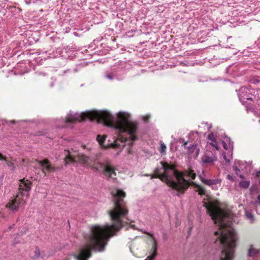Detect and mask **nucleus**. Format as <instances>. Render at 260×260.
Listing matches in <instances>:
<instances>
[{
    "label": "nucleus",
    "mask_w": 260,
    "mask_h": 260,
    "mask_svg": "<svg viewBox=\"0 0 260 260\" xmlns=\"http://www.w3.org/2000/svg\"><path fill=\"white\" fill-rule=\"evenodd\" d=\"M112 194L114 207L108 213L113 224L92 226L87 240V245L80 250L78 255H74V257L77 260H87L91 256L92 250L104 251L109 239L115 235L116 233L127 223L122 220L127 219V215L129 212L126 202L124 200L126 196L125 192L118 189L115 191H112Z\"/></svg>",
    "instance_id": "obj_1"
},
{
    "label": "nucleus",
    "mask_w": 260,
    "mask_h": 260,
    "mask_svg": "<svg viewBox=\"0 0 260 260\" xmlns=\"http://www.w3.org/2000/svg\"><path fill=\"white\" fill-rule=\"evenodd\" d=\"M204 206L214 223L218 224L219 227V230L214 232V235L217 236L215 243L219 242L223 246L220 259L233 260L238 237L234 230L230 227L231 222L228 213L214 202L204 203Z\"/></svg>",
    "instance_id": "obj_2"
},
{
    "label": "nucleus",
    "mask_w": 260,
    "mask_h": 260,
    "mask_svg": "<svg viewBox=\"0 0 260 260\" xmlns=\"http://www.w3.org/2000/svg\"><path fill=\"white\" fill-rule=\"evenodd\" d=\"M130 115L125 112H119L117 119L113 121V116L106 111H89L82 113L81 115V120L89 119L91 121L96 120L98 122H103L106 126L114 127L120 133L127 132L130 135V142L128 144L132 147L133 142L137 140L135 135L138 129V123L130 119Z\"/></svg>",
    "instance_id": "obj_3"
},
{
    "label": "nucleus",
    "mask_w": 260,
    "mask_h": 260,
    "mask_svg": "<svg viewBox=\"0 0 260 260\" xmlns=\"http://www.w3.org/2000/svg\"><path fill=\"white\" fill-rule=\"evenodd\" d=\"M160 164L164 171L160 175L153 173L151 175L146 174V176H150L151 179L159 178L165 182L166 184L172 189L177 191L176 196L183 194L189 187V183L185 180V177H189L191 180L196 178V174L191 168L179 172L176 169L175 165L169 164L167 162L161 161Z\"/></svg>",
    "instance_id": "obj_4"
},
{
    "label": "nucleus",
    "mask_w": 260,
    "mask_h": 260,
    "mask_svg": "<svg viewBox=\"0 0 260 260\" xmlns=\"http://www.w3.org/2000/svg\"><path fill=\"white\" fill-rule=\"evenodd\" d=\"M19 182L17 193L6 205L7 208H9L13 211H17L21 204H25L24 198L25 196L26 198L28 197L29 191L31 188L32 182L28 179L23 178L19 180Z\"/></svg>",
    "instance_id": "obj_5"
},
{
    "label": "nucleus",
    "mask_w": 260,
    "mask_h": 260,
    "mask_svg": "<svg viewBox=\"0 0 260 260\" xmlns=\"http://www.w3.org/2000/svg\"><path fill=\"white\" fill-rule=\"evenodd\" d=\"M65 152L66 156L64 158V163L66 166L70 163L75 162L92 168L94 166V165H92L90 162V158L84 154L79 153L76 151H74V154H72L69 150H65Z\"/></svg>",
    "instance_id": "obj_6"
},
{
    "label": "nucleus",
    "mask_w": 260,
    "mask_h": 260,
    "mask_svg": "<svg viewBox=\"0 0 260 260\" xmlns=\"http://www.w3.org/2000/svg\"><path fill=\"white\" fill-rule=\"evenodd\" d=\"M92 168L97 171H102L103 174L108 178L116 179V169L109 161L106 163L95 164Z\"/></svg>",
    "instance_id": "obj_7"
},
{
    "label": "nucleus",
    "mask_w": 260,
    "mask_h": 260,
    "mask_svg": "<svg viewBox=\"0 0 260 260\" xmlns=\"http://www.w3.org/2000/svg\"><path fill=\"white\" fill-rule=\"evenodd\" d=\"M107 136L106 135H103L101 136V135H99L96 137V140L98 141L100 145L104 148H108L109 147L116 148L120 146V144L118 143V141H120L123 143L127 142L128 141V139L127 138L121 137L118 138L117 140H115L113 143H111L110 145H105L104 142Z\"/></svg>",
    "instance_id": "obj_8"
},
{
    "label": "nucleus",
    "mask_w": 260,
    "mask_h": 260,
    "mask_svg": "<svg viewBox=\"0 0 260 260\" xmlns=\"http://www.w3.org/2000/svg\"><path fill=\"white\" fill-rule=\"evenodd\" d=\"M37 161L42 167V171L45 175H46V172H54L57 169V168L52 165L51 163L47 159H45L43 160H37Z\"/></svg>",
    "instance_id": "obj_9"
},
{
    "label": "nucleus",
    "mask_w": 260,
    "mask_h": 260,
    "mask_svg": "<svg viewBox=\"0 0 260 260\" xmlns=\"http://www.w3.org/2000/svg\"><path fill=\"white\" fill-rule=\"evenodd\" d=\"M144 234H145L148 236H149L151 238L150 241L152 243V253L150 255H149L147 257L145 260H153L154 257L157 255V241L154 236L153 234L147 232L146 231L143 232Z\"/></svg>",
    "instance_id": "obj_10"
},
{
    "label": "nucleus",
    "mask_w": 260,
    "mask_h": 260,
    "mask_svg": "<svg viewBox=\"0 0 260 260\" xmlns=\"http://www.w3.org/2000/svg\"><path fill=\"white\" fill-rule=\"evenodd\" d=\"M204 164H211L217 160V157L213 153H205L201 158Z\"/></svg>",
    "instance_id": "obj_11"
},
{
    "label": "nucleus",
    "mask_w": 260,
    "mask_h": 260,
    "mask_svg": "<svg viewBox=\"0 0 260 260\" xmlns=\"http://www.w3.org/2000/svg\"><path fill=\"white\" fill-rule=\"evenodd\" d=\"M185 180L186 181H187L189 183L190 185H189V187L190 186H191V185H194L196 187H198L197 191L198 192L199 194H200L201 196H203V195H205V193H206V190H205V189L203 187H202L201 185H199L196 184L195 182H194L193 181H189V180H187L186 179H185Z\"/></svg>",
    "instance_id": "obj_12"
},
{
    "label": "nucleus",
    "mask_w": 260,
    "mask_h": 260,
    "mask_svg": "<svg viewBox=\"0 0 260 260\" xmlns=\"http://www.w3.org/2000/svg\"><path fill=\"white\" fill-rule=\"evenodd\" d=\"M201 181L206 185H212L216 184L217 183L216 180H212V179H206L202 177L201 176H199Z\"/></svg>",
    "instance_id": "obj_13"
},
{
    "label": "nucleus",
    "mask_w": 260,
    "mask_h": 260,
    "mask_svg": "<svg viewBox=\"0 0 260 260\" xmlns=\"http://www.w3.org/2000/svg\"><path fill=\"white\" fill-rule=\"evenodd\" d=\"M248 254L250 256H257L260 254V250H256L254 249L252 246H251V247L248 250Z\"/></svg>",
    "instance_id": "obj_14"
},
{
    "label": "nucleus",
    "mask_w": 260,
    "mask_h": 260,
    "mask_svg": "<svg viewBox=\"0 0 260 260\" xmlns=\"http://www.w3.org/2000/svg\"><path fill=\"white\" fill-rule=\"evenodd\" d=\"M15 160H13L12 158L11 157L9 160L7 158V161H5L6 162L7 165L8 167L12 168V170H14L15 169V166L14 162Z\"/></svg>",
    "instance_id": "obj_15"
},
{
    "label": "nucleus",
    "mask_w": 260,
    "mask_h": 260,
    "mask_svg": "<svg viewBox=\"0 0 260 260\" xmlns=\"http://www.w3.org/2000/svg\"><path fill=\"white\" fill-rule=\"evenodd\" d=\"M78 120H79V119L77 118H76L73 116L67 117L66 118V122L74 123Z\"/></svg>",
    "instance_id": "obj_16"
},
{
    "label": "nucleus",
    "mask_w": 260,
    "mask_h": 260,
    "mask_svg": "<svg viewBox=\"0 0 260 260\" xmlns=\"http://www.w3.org/2000/svg\"><path fill=\"white\" fill-rule=\"evenodd\" d=\"M167 147L166 145L162 142H160V149L159 151L162 154H165L166 151Z\"/></svg>",
    "instance_id": "obj_17"
},
{
    "label": "nucleus",
    "mask_w": 260,
    "mask_h": 260,
    "mask_svg": "<svg viewBox=\"0 0 260 260\" xmlns=\"http://www.w3.org/2000/svg\"><path fill=\"white\" fill-rule=\"evenodd\" d=\"M239 184L241 187L243 188H247L249 187L250 183L247 181H242L240 182Z\"/></svg>",
    "instance_id": "obj_18"
},
{
    "label": "nucleus",
    "mask_w": 260,
    "mask_h": 260,
    "mask_svg": "<svg viewBox=\"0 0 260 260\" xmlns=\"http://www.w3.org/2000/svg\"><path fill=\"white\" fill-rule=\"evenodd\" d=\"M40 255V250L38 247H37V248H36V249L34 251V255L32 256V258L34 259L38 258V257H39Z\"/></svg>",
    "instance_id": "obj_19"
},
{
    "label": "nucleus",
    "mask_w": 260,
    "mask_h": 260,
    "mask_svg": "<svg viewBox=\"0 0 260 260\" xmlns=\"http://www.w3.org/2000/svg\"><path fill=\"white\" fill-rule=\"evenodd\" d=\"M187 143H188V142H187V141L184 142L183 144V147L187 149L190 151H193L194 150L193 146L191 145V146H189L187 147Z\"/></svg>",
    "instance_id": "obj_20"
},
{
    "label": "nucleus",
    "mask_w": 260,
    "mask_h": 260,
    "mask_svg": "<svg viewBox=\"0 0 260 260\" xmlns=\"http://www.w3.org/2000/svg\"><path fill=\"white\" fill-rule=\"evenodd\" d=\"M210 144L211 145H212V146H213L214 147H215L217 150H218V149H219L218 144L215 140L212 141L210 143Z\"/></svg>",
    "instance_id": "obj_21"
},
{
    "label": "nucleus",
    "mask_w": 260,
    "mask_h": 260,
    "mask_svg": "<svg viewBox=\"0 0 260 260\" xmlns=\"http://www.w3.org/2000/svg\"><path fill=\"white\" fill-rule=\"evenodd\" d=\"M208 139L210 140L211 141L215 140L216 137L215 136L213 133H210L208 136Z\"/></svg>",
    "instance_id": "obj_22"
},
{
    "label": "nucleus",
    "mask_w": 260,
    "mask_h": 260,
    "mask_svg": "<svg viewBox=\"0 0 260 260\" xmlns=\"http://www.w3.org/2000/svg\"><path fill=\"white\" fill-rule=\"evenodd\" d=\"M7 158L5 155H4L2 153H0V160L7 161Z\"/></svg>",
    "instance_id": "obj_23"
},
{
    "label": "nucleus",
    "mask_w": 260,
    "mask_h": 260,
    "mask_svg": "<svg viewBox=\"0 0 260 260\" xmlns=\"http://www.w3.org/2000/svg\"><path fill=\"white\" fill-rule=\"evenodd\" d=\"M154 173L155 174H157L158 175H160L161 174H160V170L159 168H156L154 170Z\"/></svg>",
    "instance_id": "obj_24"
},
{
    "label": "nucleus",
    "mask_w": 260,
    "mask_h": 260,
    "mask_svg": "<svg viewBox=\"0 0 260 260\" xmlns=\"http://www.w3.org/2000/svg\"><path fill=\"white\" fill-rule=\"evenodd\" d=\"M233 170L235 172V173H236V174L237 175H238L239 172H240V169H238V168L237 167H236V166H235V167H233Z\"/></svg>",
    "instance_id": "obj_25"
},
{
    "label": "nucleus",
    "mask_w": 260,
    "mask_h": 260,
    "mask_svg": "<svg viewBox=\"0 0 260 260\" xmlns=\"http://www.w3.org/2000/svg\"><path fill=\"white\" fill-rule=\"evenodd\" d=\"M227 178L229 180H233V178H232V177L230 175H228L227 176Z\"/></svg>",
    "instance_id": "obj_26"
},
{
    "label": "nucleus",
    "mask_w": 260,
    "mask_h": 260,
    "mask_svg": "<svg viewBox=\"0 0 260 260\" xmlns=\"http://www.w3.org/2000/svg\"><path fill=\"white\" fill-rule=\"evenodd\" d=\"M256 175L257 177H259L260 176V171L257 172Z\"/></svg>",
    "instance_id": "obj_27"
},
{
    "label": "nucleus",
    "mask_w": 260,
    "mask_h": 260,
    "mask_svg": "<svg viewBox=\"0 0 260 260\" xmlns=\"http://www.w3.org/2000/svg\"><path fill=\"white\" fill-rule=\"evenodd\" d=\"M107 77L109 78L110 79H112V76H111L110 75H108L107 76Z\"/></svg>",
    "instance_id": "obj_28"
},
{
    "label": "nucleus",
    "mask_w": 260,
    "mask_h": 260,
    "mask_svg": "<svg viewBox=\"0 0 260 260\" xmlns=\"http://www.w3.org/2000/svg\"><path fill=\"white\" fill-rule=\"evenodd\" d=\"M10 122L11 123L14 124V123H15L16 122H15V120H11L10 121Z\"/></svg>",
    "instance_id": "obj_29"
},
{
    "label": "nucleus",
    "mask_w": 260,
    "mask_h": 260,
    "mask_svg": "<svg viewBox=\"0 0 260 260\" xmlns=\"http://www.w3.org/2000/svg\"><path fill=\"white\" fill-rule=\"evenodd\" d=\"M223 158H224V159L226 161H228V160H226V155H225V154H224Z\"/></svg>",
    "instance_id": "obj_30"
},
{
    "label": "nucleus",
    "mask_w": 260,
    "mask_h": 260,
    "mask_svg": "<svg viewBox=\"0 0 260 260\" xmlns=\"http://www.w3.org/2000/svg\"><path fill=\"white\" fill-rule=\"evenodd\" d=\"M257 200H258V201L260 202V194L257 197Z\"/></svg>",
    "instance_id": "obj_31"
},
{
    "label": "nucleus",
    "mask_w": 260,
    "mask_h": 260,
    "mask_svg": "<svg viewBox=\"0 0 260 260\" xmlns=\"http://www.w3.org/2000/svg\"><path fill=\"white\" fill-rule=\"evenodd\" d=\"M247 100H251V101H253V99H252V98H247Z\"/></svg>",
    "instance_id": "obj_32"
},
{
    "label": "nucleus",
    "mask_w": 260,
    "mask_h": 260,
    "mask_svg": "<svg viewBox=\"0 0 260 260\" xmlns=\"http://www.w3.org/2000/svg\"><path fill=\"white\" fill-rule=\"evenodd\" d=\"M148 118L145 117V118H144V120L145 121H147V120H148Z\"/></svg>",
    "instance_id": "obj_33"
},
{
    "label": "nucleus",
    "mask_w": 260,
    "mask_h": 260,
    "mask_svg": "<svg viewBox=\"0 0 260 260\" xmlns=\"http://www.w3.org/2000/svg\"><path fill=\"white\" fill-rule=\"evenodd\" d=\"M240 177L241 178H243V176L242 175H240Z\"/></svg>",
    "instance_id": "obj_34"
},
{
    "label": "nucleus",
    "mask_w": 260,
    "mask_h": 260,
    "mask_svg": "<svg viewBox=\"0 0 260 260\" xmlns=\"http://www.w3.org/2000/svg\"><path fill=\"white\" fill-rule=\"evenodd\" d=\"M258 122H259V123H260V120H259V121H258Z\"/></svg>",
    "instance_id": "obj_35"
},
{
    "label": "nucleus",
    "mask_w": 260,
    "mask_h": 260,
    "mask_svg": "<svg viewBox=\"0 0 260 260\" xmlns=\"http://www.w3.org/2000/svg\"><path fill=\"white\" fill-rule=\"evenodd\" d=\"M259 184H260V180H259Z\"/></svg>",
    "instance_id": "obj_36"
}]
</instances>
